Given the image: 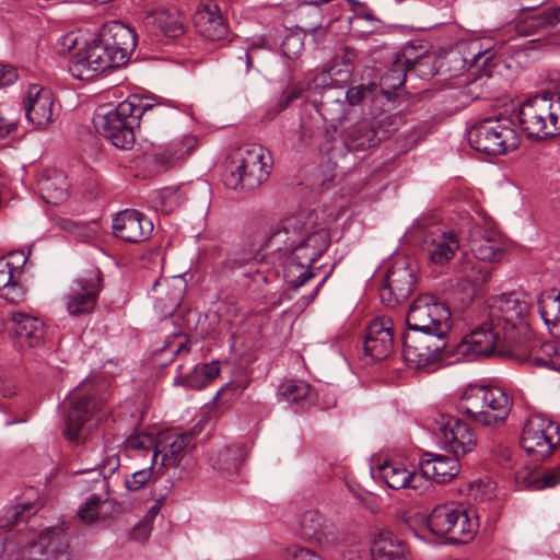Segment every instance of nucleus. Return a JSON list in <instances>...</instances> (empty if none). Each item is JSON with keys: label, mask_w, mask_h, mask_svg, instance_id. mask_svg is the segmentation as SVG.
<instances>
[{"label": "nucleus", "mask_w": 560, "mask_h": 560, "mask_svg": "<svg viewBox=\"0 0 560 560\" xmlns=\"http://www.w3.org/2000/svg\"><path fill=\"white\" fill-rule=\"evenodd\" d=\"M249 248L235 262L243 265L260 250L278 254L283 277L291 289L298 290L315 277L311 266L326 252L330 234L316 212L295 213L277 221L257 222L250 226Z\"/></svg>", "instance_id": "1"}, {"label": "nucleus", "mask_w": 560, "mask_h": 560, "mask_svg": "<svg viewBox=\"0 0 560 560\" xmlns=\"http://www.w3.org/2000/svg\"><path fill=\"white\" fill-rule=\"evenodd\" d=\"M487 317L455 347L464 357H488L495 350L525 363L522 357L529 355L539 343L533 337L527 322L529 304L517 292L493 295L487 300Z\"/></svg>", "instance_id": "2"}, {"label": "nucleus", "mask_w": 560, "mask_h": 560, "mask_svg": "<svg viewBox=\"0 0 560 560\" xmlns=\"http://www.w3.org/2000/svg\"><path fill=\"white\" fill-rule=\"evenodd\" d=\"M272 166L271 153L259 144L234 150L223 165L222 180L233 190H254L266 182Z\"/></svg>", "instance_id": "3"}, {"label": "nucleus", "mask_w": 560, "mask_h": 560, "mask_svg": "<svg viewBox=\"0 0 560 560\" xmlns=\"http://www.w3.org/2000/svg\"><path fill=\"white\" fill-rule=\"evenodd\" d=\"M512 406V398L500 387L469 385L456 408L482 427H497L505 422Z\"/></svg>", "instance_id": "4"}, {"label": "nucleus", "mask_w": 560, "mask_h": 560, "mask_svg": "<svg viewBox=\"0 0 560 560\" xmlns=\"http://www.w3.org/2000/svg\"><path fill=\"white\" fill-rule=\"evenodd\" d=\"M470 147L486 155H505L520 145L521 139L511 117L505 115L481 119L468 130Z\"/></svg>", "instance_id": "5"}, {"label": "nucleus", "mask_w": 560, "mask_h": 560, "mask_svg": "<svg viewBox=\"0 0 560 560\" xmlns=\"http://www.w3.org/2000/svg\"><path fill=\"white\" fill-rule=\"evenodd\" d=\"M450 331L409 330L401 336L402 358L410 366L422 369L442 361L452 353L448 348Z\"/></svg>", "instance_id": "6"}, {"label": "nucleus", "mask_w": 560, "mask_h": 560, "mask_svg": "<svg viewBox=\"0 0 560 560\" xmlns=\"http://www.w3.org/2000/svg\"><path fill=\"white\" fill-rule=\"evenodd\" d=\"M428 528L453 544H466L476 535L479 522L474 511L454 502L436 505L427 520Z\"/></svg>", "instance_id": "7"}, {"label": "nucleus", "mask_w": 560, "mask_h": 560, "mask_svg": "<svg viewBox=\"0 0 560 560\" xmlns=\"http://www.w3.org/2000/svg\"><path fill=\"white\" fill-rule=\"evenodd\" d=\"M101 387L103 385L85 381L73 390L65 429L66 438L70 442L75 444L84 442V424L92 419L96 411L104 407L107 395L101 393Z\"/></svg>", "instance_id": "8"}, {"label": "nucleus", "mask_w": 560, "mask_h": 560, "mask_svg": "<svg viewBox=\"0 0 560 560\" xmlns=\"http://www.w3.org/2000/svg\"><path fill=\"white\" fill-rule=\"evenodd\" d=\"M93 124L95 129L115 147L127 150L135 144V128L139 127L132 107L119 103L116 107L101 106L96 109Z\"/></svg>", "instance_id": "9"}, {"label": "nucleus", "mask_w": 560, "mask_h": 560, "mask_svg": "<svg viewBox=\"0 0 560 560\" xmlns=\"http://www.w3.org/2000/svg\"><path fill=\"white\" fill-rule=\"evenodd\" d=\"M409 330L451 331V311L434 295H419L409 306L406 316Z\"/></svg>", "instance_id": "10"}, {"label": "nucleus", "mask_w": 560, "mask_h": 560, "mask_svg": "<svg viewBox=\"0 0 560 560\" xmlns=\"http://www.w3.org/2000/svg\"><path fill=\"white\" fill-rule=\"evenodd\" d=\"M551 109V97L547 93L535 95L522 103L517 119L528 138L545 140L556 137V129L550 121Z\"/></svg>", "instance_id": "11"}, {"label": "nucleus", "mask_w": 560, "mask_h": 560, "mask_svg": "<svg viewBox=\"0 0 560 560\" xmlns=\"http://www.w3.org/2000/svg\"><path fill=\"white\" fill-rule=\"evenodd\" d=\"M68 68L74 79L89 81L108 69L118 67L98 36L74 52Z\"/></svg>", "instance_id": "12"}, {"label": "nucleus", "mask_w": 560, "mask_h": 560, "mask_svg": "<svg viewBox=\"0 0 560 560\" xmlns=\"http://www.w3.org/2000/svg\"><path fill=\"white\" fill-rule=\"evenodd\" d=\"M416 283L417 267L407 258H398L392 264L380 288L381 301L394 307L411 295Z\"/></svg>", "instance_id": "13"}, {"label": "nucleus", "mask_w": 560, "mask_h": 560, "mask_svg": "<svg viewBox=\"0 0 560 560\" xmlns=\"http://www.w3.org/2000/svg\"><path fill=\"white\" fill-rule=\"evenodd\" d=\"M495 51L493 48L479 49L472 54L470 62L477 69L476 73L469 79L466 84L456 92V95L464 98L460 103L466 106L469 102L490 98L493 96L494 80L492 77L491 68L493 67V58Z\"/></svg>", "instance_id": "14"}, {"label": "nucleus", "mask_w": 560, "mask_h": 560, "mask_svg": "<svg viewBox=\"0 0 560 560\" xmlns=\"http://www.w3.org/2000/svg\"><path fill=\"white\" fill-rule=\"evenodd\" d=\"M102 272L92 268L75 278L66 298L67 311L71 316L91 313L101 292Z\"/></svg>", "instance_id": "15"}, {"label": "nucleus", "mask_w": 560, "mask_h": 560, "mask_svg": "<svg viewBox=\"0 0 560 560\" xmlns=\"http://www.w3.org/2000/svg\"><path fill=\"white\" fill-rule=\"evenodd\" d=\"M550 430L558 431V427H553L552 421L544 419L541 416H530L521 434V447L535 460H544L557 447V442L552 441L549 434Z\"/></svg>", "instance_id": "16"}, {"label": "nucleus", "mask_w": 560, "mask_h": 560, "mask_svg": "<svg viewBox=\"0 0 560 560\" xmlns=\"http://www.w3.org/2000/svg\"><path fill=\"white\" fill-rule=\"evenodd\" d=\"M560 23V4L541 9L523 7L513 20L514 30L518 36L528 37L544 35Z\"/></svg>", "instance_id": "17"}, {"label": "nucleus", "mask_w": 560, "mask_h": 560, "mask_svg": "<svg viewBox=\"0 0 560 560\" xmlns=\"http://www.w3.org/2000/svg\"><path fill=\"white\" fill-rule=\"evenodd\" d=\"M362 348L366 363L386 359L394 348L392 322L386 318L372 320L362 337Z\"/></svg>", "instance_id": "18"}, {"label": "nucleus", "mask_w": 560, "mask_h": 560, "mask_svg": "<svg viewBox=\"0 0 560 560\" xmlns=\"http://www.w3.org/2000/svg\"><path fill=\"white\" fill-rule=\"evenodd\" d=\"M98 36L106 48H108V54L112 56L117 67L127 62L137 45L136 32L126 24L117 21L105 25Z\"/></svg>", "instance_id": "19"}, {"label": "nucleus", "mask_w": 560, "mask_h": 560, "mask_svg": "<svg viewBox=\"0 0 560 560\" xmlns=\"http://www.w3.org/2000/svg\"><path fill=\"white\" fill-rule=\"evenodd\" d=\"M113 234L127 243H141L152 234L153 223L136 209H125L113 219Z\"/></svg>", "instance_id": "20"}, {"label": "nucleus", "mask_w": 560, "mask_h": 560, "mask_svg": "<svg viewBox=\"0 0 560 560\" xmlns=\"http://www.w3.org/2000/svg\"><path fill=\"white\" fill-rule=\"evenodd\" d=\"M468 242L474 258L480 261H500L504 255L501 234L489 226L475 224L468 232Z\"/></svg>", "instance_id": "21"}, {"label": "nucleus", "mask_w": 560, "mask_h": 560, "mask_svg": "<svg viewBox=\"0 0 560 560\" xmlns=\"http://www.w3.org/2000/svg\"><path fill=\"white\" fill-rule=\"evenodd\" d=\"M195 432L188 430L182 433L168 432L159 435L158 448L153 452V465L161 455L163 467H176L180 464L189 448L194 447Z\"/></svg>", "instance_id": "22"}, {"label": "nucleus", "mask_w": 560, "mask_h": 560, "mask_svg": "<svg viewBox=\"0 0 560 560\" xmlns=\"http://www.w3.org/2000/svg\"><path fill=\"white\" fill-rule=\"evenodd\" d=\"M55 97L48 88L37 84L30 85L23 102L25 116L38 129H45L54 115Z\"/></svg>", "instance_id": "23"}, {"label": "nucleus", "mask_w": 560, "mask_h": 560, "mask_svg": "<svg viewBox=\"0 0 560 560\" xmlns=\"http://www.w3.org/2000/svg\"><path fill=\"white\" fill-rule=\"evenodd\" d=\"M441 440L456 457L466 455L476 446L477 438L464 421L450 417L440 428Z\"/></svg>", "instance_id": "24"}, {"label": "nucleus", "mask_w": 560, "mask_h": 560, "mask_svg": "<svg viewBox=\"0 0 560 560\" xmlns=\"http://www.w3.org/2000/svg\"><path fill=\"white\" fill-rule=\"evenodd\" d=\"M299 530L303 539L322 546H332L337 541L335 526L317 510L301 514Z\"/></svg>", "instance_id": "25"}, {"label": "nucleus", "mask_w": 560, "mask_h": 560, "mask_svg": "<svg viewBox=\"0 0 560 560\" xmlns=\"http://www.w3.org/2000/svg\"><path fill=\"white\" fill-rule=\"evenodd\" d=\"M342 86L327 85L323 88L320 98L315 100L317 113L327 122H342L348 119L350 108Z\"/></svg>", "instance_id": "26"}, {"label": "nucleus", "mask_w": 560, "mask_h": 560, "mask_svg": "<svg viewBox=\"0 0 560 560\" xmlns=\"http://www.w3.org/2000/svg\"><path fill=\"white\" fill-rule=\"evenodd\" d=\"M10 329L16 343L22 348H36L45 338L44 323L24 313H12Z\"/></svg>", "instance_id": "27"}, {"label": "nucleus", "mask_w": 560, "mask_h": 560, "mask_svg": "<svg viewBox=\"0 0 560 560\" xmlns=\"http://www.w3.org/2000/svg\"><path fill=\"white\" fill-rule=\"evenodd\" d=\"M197 32L210 40H220L228 35V25L215 3H201L194 15Z\"/></svg>", "instance_id": "28"}, {"label": "nucleus", "mask_w": 560, "mask_h": 560, "mask_svg": "<svg viewBox=\"0 0 560 560\" xmlns=\"http://www.w3.org/2000/svg\"><path fill=\"white\" fill-rule=\"evenodd\" d=\"M458 457L427 453L420 460V475L428 481L431 478L436 483L453 480L459 472Z\"/></svg>", "instance_id": "29"}, {"label": "nucleus", "mask_w": 560, "mask_h": 560, "mask_svg": "<svg viewBox=\"0 0 560 560\" xmlns=\"http://www.w3.org/2000/svg\"><path fill=\"white\" fill-rule=\"evenodd\" d=\"M378 472L386 486L394 490H418L425 482L420 472L407 469L406 465L401 462H385L378 466Z\"/></svg>", "instance_id": "30"}, {"label": "nucleus", "mask_w": 560, "mask_h": 560, "mask_svg": "<svg viewBox=\"0 0 560 560\" xmlns=\"http://www.w3.org/2000/svg\"><path fill=\"white\" fill-rule=\"evenodd\" d=\"M143 25L151 28L153 34L168 38H177L185 33V18L174 8L159 9L143 20Z\"/></svg>", "instance_id": "31"}, {"label": "nucleus", "mask_w": 560, "mask_h": 560, "mask_svg": "<svg viewBox=\"0 0 560 560\" xmlns=\"http://www.w3.org/2000/svg\"><path fill=\"white\" fill-rule=\"evenodd\" d=\"M423 249L432 264L443 266L459 249V241L453 231L432 233L424 238Z\"/></svg>", "instance_id": "32"}, {"label": "nucleus", "mask_w": 560, "mask_h": 560, "mask_svg": "<svg viewBox=\"0 0 560 560\" xmlns=\"http://www.w3.org/2000/svg\"><path fill=\"white\" fill-rule=\"evenodd\" d=\"M372 560H409L405 542L389 530L378 532L371 545Z\"/></svg>", "instance_id": "33"}, {"label": "nucleus", "mask_w": 560, "mask_h": 560, "mask_svg": "<svg viewBox=\"0 0 560 560\" xmlns=\"http://www.w3.org/2000/svg\"><path fill=\"white\" fill-rule=\"evenodd\" d=\"M38 187L47 203L59 205L68 197L69 183L62 171H45L38 179Z\"/></svg>", "instance_id": "34"}, {"label": "nucleus", "mask_w": 560, "mask_h": 560, "mask_svg": "<svg viewBox=\"0 0 560 560\" xmlns=\"http://www.w3.org/2000/svg\"><path fill=\"white\" fill-rule=\"evenodd\" d=\"M345 95H347L346 101L349 108L357 105L366 106L369 104L372 108L371 115L376 114L384 106L383 90L375 82L351 86L345 90Z\"/></svg>", "instance_id": "35"}, {"label": "nucleus", "mask_w": 560, "mask_h": 560, "mask_svg": "<svg viewBox=\"0 0 560 560\" xmlns=\"http://www.w3.org/2000/svg\"><path fill=\"white\" fill-rule=\"evenodd\" d=\"M375 125L370 120H361L353 124L346 131L347 151H363L378 144Z\"/></svg>", "instance_id": "36"}, {"label": "nucleus", "mask_w": 560, "mask_h": 560, "mask_svg": "<svg viewBox=\"0 0 560 560\" xmlns=\"http://www.w3.org/2000/svg\"><path fill=\"white\" fill-rule=\"evenodd\" d=\"M196 145V137L186 135L180 139L172 141L166 147L159 148L154 153V160L163 165H172L189 155Z\"/></svg>", "instance_id": "37"}, {"label": "nucleus", "mask_w": 560, "mask_h": 560, "mask_svg": "<svg viewBox=\"0 0 560 560\" xmlns=\"http://www.w3.org/2000/svg\"><path fill=\"white\" fill-rule=\"evenodd\" d=\"M246 455L245 447L240 443H232L219 448L211 458L213 469L222 472H237Z\"/></svg>", "instance_id": "38"}, {"label": "nucleus", "mask_w": 560, "mask_h": 560, "mask_svg": "<svg viewBox=\"0 0 560 560\" xmlns=\"http://www.w3.org/2000/svg\"><path fill=\"white\" fill-rule=\"evenodd\" d=\"M522 358L526 359L525 363L560 372V343L552 341L538 343L533 351H529V355Z\"/></svg>", "instance_id": "39"}, {"label": "nucleus", "mask_w": 560, "mask_h": 560, "mask_svg": "<svg viewBox=\"0 0 560 560\" xmlns=\"http://www.w3.org/2000/svg\"><path fill=\"white\" fill-rule=\"evenodd\" d=\"M538 313L549 329L560 328V291L551 289L537 298Z\"/></svg>", "instance_id": "40"}, {"label": "nucleus", "mask_w": 560, "mask_h": 560, "mask_svg": "<svg viewBox=\"0 0 560 560\" xmlns=\"http://www.w3.org/2000/svg\"><path fill=\"white\" fill-rule=\"evenodd\" d=\"M96 487L102 490L100 494H91L78 511L80 520L88 524L100 518L103 504L109 500V482L100 479Z\"/></svg>", "instance_id": "41"}, {"label": "nucleus", "mask_w": 560, "mask_h": 560, "mask_svg": "<svg viewBox=\"0 0 560 560\" xmlns=\"http://www.w3.org/2000/svg\"><path fill=\"white\" fill-rule=\"evenodd\" d=\"M122 105L132 107V115L137 116L139 124L141 121H150L155 118H164L171 112L167 107L161 104H152L147 98L131 95L127 100L120 102Z\"/></svg>", "instance_id": "42"}, {"label": "nucleus", "mask_w": 560, "mask_h": 560, "mask_svg": "<svg viewBox=\"0 0 560 560\" xmlns=\"http://www.w3.org/2000/svg\"><path fill=\"white\" fill-rule=\"evenodd\" d=\"M515 479L520 487L529 490L555 487L560 483V466L546 471L542 476H536L532 472H517Z\"/></svg>", "instance_id": "43"}, {"label": "nucleus", "mask_w": 560, "mask_h": 560, "mask_svg": "<svg viewBox=\"0 0 560 560\" xmlns=\"http://www.w3.org/2000/svg\"><path fill=\"white\" fill-rule=\"evenodd\" d=\"M460 279L468 282L474 288L480 287L489 277V270L482 266L480 260L469 256H463L457 268Z\"/></svg>", "instance_id": "44"}, {"label": "nucleus", "mask_w": 560, "mask_h": 560, "mask_svg": "<svg viewBox=\"0 0 560 560\" xmlns=\"http://www.w3.org/2000/svg\"><path fill=\"white\" fill-rule=\"evenodd\" d=\"M151 200L162 212L171 213L186 200V196L182 186H172L153 191Z\"/></svg>", "instance_id": "45"}, {"label": "nucleus", "mask_w": 560, "mask_h": 560, "mask_svg": "<svg viewBox=\"0 0 560 560\" xmlns=\"http://www.w3.org/2000/svg\"><path fill=\"white\" fill-rule=\"evenodd\" d=\"M320 150L327 154L329 160H337L347 155L346 137L339 139L336 122H330L325 127Z\"/></svg>", "instance_id": "46"}, {"label": "nucleus", "mask_w": 560, "mask_h": 560, "mask_svg": "<svg viewBox=\"0 0 560 560\" xmlns=\"http://www.w3.org/2000/svg\"><path fill=\"white\" fill-rule=\"evenodd\" d=\"M401 65L393 60L390 68L381 77V82L377 85L383 90L384 104L390 100V92L402 86L406 81L408 70Z\"/></svg>", "instance_id": "47"}, {"label": "nucleus", "mask_w": 560, "mask_h": 560, "mask_svg": "<svg viewBox=\"0 0 560 560\" xmlns=\"http://www.w3.org/2000/svg\"><path fill=\"white\" fill-rule=\"evenodd\" d=\"M310 392V384L296 380L284 381L278 388L279 397L289 404H299L307 399Z\"/></svg>", "instance_id": "48"}, {"label": "nucleus", "mask_w": 560, "mask_h": 560, "mask_svg": "<svg viewBox=\"0 0 560 560\" xmlns=\"http://www.w3.org/2000/svg\"><path fill=\"white\" fill-rule=\"evenodd\" d=\"M425 58H428L427 50L422 46L409 43L395 54L394 61L402 63V68L410 71L413 67L422 65Z\"/></svg>", "instance_id": "49"}, {"label": "nucleus", "mask_w": 560, "mask_h": 560, "mask_svg": "<svg viewBox=\"0 0 560 560\" xmlns=\"http://www.w3.org/2000/svg\"><path fill=\"white\" fill-rule=\"evenodd\" d=\"M182 300L183 290L180 288H176L167 292L165 298H158L154 303V308L161 317H168L176 312L182 303Z\"/></svg>", "instance_id": "50"}, {"label": "nucleus", "mask_w": 560, "mask_h": 560, "mask_svg": "<svg viewBox=\"0 0 560 560\" xmlns=\"http://www.w3.org/2000/svg\"><path fill=\"white\" fill-rule=\"evenodd\" d=\"M402 122V117L398 114L385 115L376 120L371 121L375 125L376 137H378V143L389 138L396 130L399 129Z\"/></svg>", "instance_id": "51"}, {"label": "nucleus", "mask_w": 560, "mask_h": 560, "mask_svg": "<svg viewBox=\"0 0 560 560\" xmlns=\"http://www.w3.org/2000/svg\"><path fill=\"white\" fill-rule=\"evenodd\" d=\"M183 365L179 364L177 368V375L174 378L175 385H183L185 387L201 389L208 383L206 380H202L203 374H201V369L199 365L194 366V369L188 373L182 374Z\"/></svg>", "instance_id": "52"}, {"label": "nucleus", "mask_w": 560, "mask_h": 560, "mask_svg": "<svg viewBox=\"0 0 560 560\" xmlns=\"http://www.w3.org/2000/svg\"><path fill=\"white\" fill-rule=\"evenodd\" d=\"M127 447L151 454V459L153 460V452L158 448V438L145 433L131 435L127 439Z\"/></svg>", "instance_id": "53"}, {"label": "nucleus", "mask_w": 560, "mask_h": 560, "mask_svg": "<svg viewBox=\"0 0 560 560\" xmlns=\"http://www.w3.org/2000/svg\"><path fill=\"white\" fill-rule=\"evenodd\" d=\"M190 351V342L188 338L183 335H173L168 336L165 340L164 347L159 351L161 355L170 353L171 355H176L180 353H189Z\"/></svg>", "instance_id": "54"}, {"label": "nucleus", "mask_w": 560, "mask_h": 560, "mask_svg": "<svg viewBox=\"0 0 560 560\" xmlns=\"http://www.w3.org/2000/svg\"><path fill=\"white\" fill-rule=\"evenodd\" d=\"M492 459L503 468L513 466L512 451L502 442H493L490 448Z\"/></svg>", "instance_id": "55"}, {"label": "nucleus", "mask_w": 560, "mask_h": 560, "mask_svg": "<svg viewBox=\"0 0 560 560\" xmlns=\"http://www.w3.org/2000/svg\"><path fill=\"white\" fill-rule=\"evenodd\" d=\"M304 91V84H294L285 94L282 95L277 105L272 107V115L269 118L272 119L276 115L284 110L291 104V102L302 97Z\"/></svg>", "instance_id": "56"}, {"label": "nucleus", "mask_w": 560, "mask_h": 560, "mask_svg": "<svg viewBox=\"0 0 560 560\" xmlns=\"http://www.w3.org/2000/svg\"><path fill=\"white\" fill-rule=\"evenodd\" d=\"M100 479H106L108 481L107 477L103 476L102 471L96 469H88L86 476L77 480V486L82 492L91 491V494H100V491L102 490L96 487V483H98Z\"/></svg>", "instance_id": "57"}, {"label": "nucleus", "mask_w": 560, "mask_h": 560, "mask_svg": "<svg viewBox=\"0 0 560 560\" xmlns=\"http://www.w3.org/2000/svg\"><path fill=\"white\" fill-rule=\"evenodd\" d=\"M21 275L19 266L13 265L7 258H0V289H4Z\"/></svg>", "instance_id": "58"}, {"label": "nucleus", "mask_w": 560, "mask_h": 560, "mask_svg": "<svg viewBox=\"0 0 560 560\" xmlns=\"http://www.w3.org/2000/svg\"><path fill=\"white\" fill-rule=\"evenodd\" d=\"M63 537L65 535L61 529L49 528L40 535L39 540L43 545L47 544V547L51 546V551L59 552L65 546Z\"/></svg>", "instance_id": "59"}, {"label": "nucleus", "mask_w": 560, "mask_h": 560, "mask_svg": "<svg viewBox=\"0 0 560 560\" xmlns=\"http://www.w3.org/2000/svg\"><path fill=\"white\" fill-rule=\"evenodd\" d=\"M285 560H324L323 557L316 551L302 547L291 546L285 550Z\"/></svg>", "instance_id": "60"}, {"label": "nucleus", "mask_w": 560, "mask_h": 560, "mask_svg": "<svg viewBox=\"0 0 560 560\" xmlns=\"http://www.w3.org/2000/svg\"><path fill=\"white\" fill-rule=\"evenodd\" d=\"M24 296V289L18 283V279H14V281L5 285L4 289H0V298L12 304L22 302Z\"/></svg>", "instance_id": "61"}, {"label": "nucleus", "mask_w": 560, "mask_h": 560, "mask_svg": "<svg viewBox=\"0 0 560 560\" xmlns=\"http://www.w3.org/2000/svg\"><path fill=\"white\" fill-rule=\"evenodd\" d=\"M151 475V467L135 471L125 478V486L128 490L137 491L150 480Z\"/></svg>", "instance_id": "62"}, {"label": "nucleus", "mask_w": 560, "mask_h": 560, "mask_svg": "<svg viewBox=\"0 0 560 560\" xmlns=\"http://www.w3.org/2000/svg\"><path fill=\"white\" fill-rule=\"evenodd\" d=\"M350 2H353L352 10L354 12V19L355 20H365L372 23H377L378 20L374 16L371 10H369L364 4L349 0Z\"/></svg>", "instance_id": "63"}, {"label": "nucleus", "mask_w": 560, "mask_h": 560, "mask_svg": "<svg viewBox=\"0 0 560 560\" xmlns=\"http://www.w3.org/2000/svg\"><path fill=\"white\" fill-rule=\"evenodd\" d=\"M16 80V69L12 66L0 63V88L13 84Z\"/></svg>", "instance_id": "64"}]
</instances>
